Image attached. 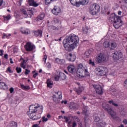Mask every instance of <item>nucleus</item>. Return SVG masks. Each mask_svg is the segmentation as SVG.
<instances>
[{
  "label": "nucleus",
  "mask_w": 127,
  "mask_h": 127,
  "mask_svg": "<svg viewBox=\"0 0 127 127\" xmlns=\"http://www.w3.org/2000/svg\"><path fill=\"white\" fill-rule=\"evenodd\" d=\"M43 112V106L39 104L37 105H31L29 107V112L27 113L28 116L32 120L35 121L41 118V114Z\"/></svg>",
  "instance_id": "1"
},
{
  "label": "nucleus",
  "mask_w": 127,
  "mask_h": 127,
  "mask_svg": "<svg viewBox=\"0 0 127 127\" xmlns=\"http://www.w3.org/2000/svg\"><path fill=\"white\" fill-rule=\"evenodd\" d=\"M79 42V37L73 35L71 37L65 39L63 41L64 47L66 51H72L75 47H77V44Z\"/></svg>",
  "instance_id": "2"
},
{
  "label": "nucleus",
  "mask_w": 127,
  "mask_h": 127,
  "mask_svg": "<svg viewBox=\"0 0 127 127\" xmlns=\"http://www.w3.org/2000/svg\"><path fill=\"white\" fill-rule=\"evenodd\" d=\"M109 19L111 21H114V26L115 28L118 29L123 25V21L121 20V17L115 15V14H112L110 15Z\"/></svg>",
  "instance_id": "3"
},
{
  "label": "nucleus",
  "mask_w": 127,
  "mask_h": 127,
  "mask_svg": "<svg viewBox=\"0 0 127 127\" xmlns=\"http://www.w3.org/2000/svg\"><path fill=\"white\" fill-rule=\"evenodd\" d=\"M102 107L105 111L107 112L108 114H109L113 119L114 120H118V119H119V117H118L117 115V112L114 111L111 107H109V104H103Z\"/></svg>",
  "instance_id": "4"
},
{
  "label": "nucleus",
  "mask_w": 127,
  "mask_h": 127,
  "mask_svg": "<svg viewBox=\"0 0 127 127\" xmlns=\"http://www.w3.org/2000/svg\"><path fill=\"white\" fill-rule=\"evenodd\" d=\"M76 73L79 78H84L86 75L88 76V70L82 64H79L77 69Z\"/></svg>",
  "instance_id": "5"
},
{
  "label": "nucleus",
  "mask_w": 127,
  "mask_h": 127,
  "mask_svg": "<svg viewBox=\"0 0 127 127\" xmlns=\"http://www.w3.org/2000/svg\"><path fill=\"white\" fill-rule=\"evenodd\" d=\"M108 60L109 57L102 53L98 54L96 59V61L97 63H104V62H107Z\"/></svg>",
  "instance_id": "6"
},
{
  "label": "nucleus",
  "mask_w": 127,
  "mask_h": 127,
  "mask_svg": "<svg viewBox=\"0 0 127 127\" xmlns=\"http://www.w3.org/2000/svg\"><path fill=\"white\" fill-rule=\"evenodd\" d=\"M100 11V6L96 3L91 5L90 7V13L93 15L97 14Z\"/></svg>",
  "instance_id": "7"
},
{
  "label": "nucleus",
  "mask_w": 127,
  "mask_h": 127,
  "mask_svg": "<svg viewBox=\"0 0 127 127\" xmlns=\"http://www.w3.org/2000/svg\"><path fill=\"white\" fill-rule=\"evenodd\" d=\"M95 72L100 76H105L107 72H106V68L104 66H98L95 68Z\"/></svg>",
  "instance_id": "8"
},
{
  "label": "nucleus",
  "mask_w": 127,
  "mask_h": 127,
  "mask_svg": "<svg viewBox=\"0 0 127 127\" xmlns=\"http://www.w3.org/2000/svg\"><path fill=\"white\" fill-rule=\"evenodd\" d=\"M71 3L73 4V5H75V4H78V3H80L82 5H86V4H88L89 3V0H69Z\"/></svg>",
  "instance_id": "9"
},
{
  "label": "nucleus",
  "mask_w": 127,
  "mask_h": 127,
  "mask_svg": "<svg viewBox=\"0 0 127 127\" xmlns=\"http://www.w3.org/2000/svg\"><path fill=\"white\" fill-rule=\"evenodd\" d=\"M112 57L114 60L118 61V60L123 58V53H122V52L115 51L114 53L112 54Z\"/></svg>",
  "instance_id": "10"
},
{
  "label": "nucleus",
  "mask_w": 127,
  "mask_h": 127,
  "mask_svg": "<svg viewBox=\"0 0 127 127\" xmlns=\"http://www.w3.org/2000/svg\"><path fill=\"white\" fill-rule=\"evenodd\" d=\"M92 87L95 90L96 94H98V95H103L104 92H103V88H102L101 85L99 84H93L92 85Z\"/></svg>",
  "instance_id": "11"
},
{
  "label": "nucleus",
  "mask_w": 127,
  "mask_h": 127,
  "mask_svg": "<svg viewBox=\"0 0 127 127\" xmlns=\"http://www.w3.org/2000/svg\"><path fill=\"white\" fill-rule=\"evenodd\" d=\"M56 94L59 96V99L56 97V95H53V100L55 103L58 104L60 101L59 100H61L62 99V93L60 91H58V92L56 93Z\"/></svg>",
  "instance_id": "12"
},
{
  "label": "nucleus",
  "mask_w": 127,
  "mask_h": 127,
  "mask_svg": "<svg viewBox=\"0 0 127 127\" xmlns=\"http://www.w3.org/2000/svg\"><path fill=\"white\" fill-rule=\"evenodd\" d=\"M25 48L26 51H32L35 49V46L34 45L31 44L30 42H28L25 45Z\"/></svg>",
  "instance_id": "13"
},
{
  "label": "nucleus",
  "mask_w": 127,
  "mask_h": 127,
  "mask_svg": "<svg viewBox=\"0 0 127 127\" xmlns=\"http://www.w3.org/2000/svg\"><path fill=\"white\" fill-rule=\"evenodd\" d=\"M75 89V91L78 95H80V94L84 91V87L83 86H80V83H76Z\"/></svg>",
  "instance_id": "14"
},
{
  "label": "nucleus",
  "mask_w": 127,
  "mask_h": 127,
  "mask_svg": "<svg viewBox=\"0 0 127 127\" xmlns=\"http://www.w3.org/2000/svg\"><path fill=\"white\" fill-rule=\"evenodd\" d=\"M21 10L22 12L24 17H25V18H26V17L28 16V14L29 15H30V16H31L32 14H33V12L31 10H27V12H26V10H23V9H21Z\"/></svg>",
  "instance_id": "15"
},
{
  "label": "nucleus",
  "mask_w": 127,
  "mask_h": 127,
  "mask_svg": "<svg viewBox=\"0 0 127 127\" xmlns=\"http://www.w3.org/2000/svg\"><path fill=\"white\" fill-rule=\"evenodd\" d=\"M52 12L55 15H58L61 12V9L60 7L55 6L52 10Z\"/></svg>",
  "instance_id": "16"
},
{
  "label": "nucleus",
  "mask_w": 127,
  "mask_h": 127,
  "mask_svg": "<svg viewBox=\"0 0 127 127\" xmlns=\"http://www.w3.org/2000/svg\"><path fill=\"white\" fill-rule=\"evenodd\" d=\"M67 70L69 73L74 74L75 72H76V67L73 65H70L67 67Z\"/></svg>",
  "instance_id": "17"
},
{
  "label": "nucleus",
  "mask_w": 127,
  "mask_h": 127,
  "mask_svg": "<svg viewBox=\"0 0 127 127\" xmlns=\"http://www.w3.org/2000/svg\"><path fill=\"white\" fill-rule=\"evenodd\" d=\"M67 58L68 61H70L71 62H74V61L76 60V56L74 55H72V54H69L67 56Z\"/></svg>",
  "instance_id": "18"
},
{
  "label": "nucleus",
  "mask_w": 127,
  "mask_h": 127,
  "mask_svg": "<svg viewBox=\"0 0 127 127\" xmlns=\"http://www.w3.org/2000/svg\"><path fill=\"white\" fill-rule=\"evenodd\" d=\"M70 109L71 110H74V111H77L79 109V105L76 103H71V105L69 106Z\"/></svg>",
  "instance_id": "19"
},
{
  "label": "nucleus",
  "mask_w": 127,
  "mask_h": 127,
  "mask_svg": "<svg viewBox=\"0 0 127 127\" xmlns=\"http://www.w3.org/2000/svg\"><path fill=\"white\" fill-rule=\"evenodd\" d=\"M28 2L30 5H32V6L36 7L39 5V4L35 2V1H34V0H28Z\"/></svg>",
  "instance_id": "20"
},
{
  "label": "nucleus",
  "mask_w": 127,
  "mask_h": 127,
  "mask_svg": "<svg viewBox=\"0 0 127 127\" xmlns=\"http://www.w3.org/2000/svg\"><path fill=\"white\" fill-rule=\"evenodd\" d=\"M47 87L51 89L53 86V81L50 79H48L47 81Z\"/></svg>",
  "instance_id": "21"
},
{
  "label": "nucleus",
  "mask_w": 127,
  "mask_h": 127,
  "mask_svg": "<svg viewBox=\"0 0 127 127\" xmlns=\"http://www.w3.org/2000/svg\"><path fill=\"white\" fill-rule=\"evenodd\" d=\"M56 63H58V64H61V65H63V64H65L64 60H60L59 58H57L55 60Z\"/></svg>",
  "instance_id": "22"
},
{
  "label": "nucleus",
  "mask_w": 127,
  "mask_h": 127,
  "mask_svg": "<svg viewBox=\"0 0 127 127\" xmlns=\"http://www.w3.org/2000/svg\"><path fill=\"white\" fill-rule=\"evenodd\" d=\"M45 17V14L44 13H42L39 15L37 18H36V20L37 21H39V20H42Z\"/></svg>",
  "instance_id": "23"
},
{
  "label": "nucleus",
  "mask_w": 127,
  "mask_h": 127,
  "mask_svg": "<svg viewBox=\"0 0 127 127\" xmlns=\"http://www.w3.org/2000/svg\"><path fill=\"white\" fill-rule=\"evenodd\" d=\"M87 112H88V107L85 106H83V108L82 109V113L83 114V115L86 116V117H88V116H89V115L87 114Z\"/></svg>",
  "instance_id": "24"
},
{
  "label": "nucleus",
  "mask_w": 127,
  "mask_h": 127,
  "mask_svg": "<svg viewBox=\"0 0 127 127\" xmlns=\"http://www.w3.org/2000/svg\"><path fill=\"white\" fill-rule=\"evenodd\" d=\"M20 31L23 34H25L26 35H27L28 34H30V31L28 30H24L23 28L20 29Z\"/></svg>",
  "instance_id": "25"
},
{
  "label": "nucleus",
  "mask_w": 127,
  "mask_h": 127,
  "mask_svg": "<svg viewBox=\"0 0 127 127\" xmlns=\"http://www.w3.org/2000/svg\"><path fill=\"white\" fill-rule=\"evenodd\" d=\"M26 62H27V60H23V62L21 63L20 66L23 69H25V68H26Z\"/></svg>",
  "instance_id": "26"
},
{
  "label": "nucleus",
  "mask_w": 127,
  "mask_h": 127,
  "mask_svg": "<svg viewBox=\"0 0 127 127\" xmlns=\"http://www.w3.org/2000/svg\"><path fill=\"white\" fill-rule=\"evenodd\" d=\"M7 127H17V123L15 122L12 121L7 126Z\"/></svg>",
  "instance_id": "27"
},
{
  "label": "nucleus",
  "mask_w": 127,
  "mask_h": 127,
  "mask_svg": "<svg viewBox=\"0 0 127 127\" xmlns=\"http://www.w3.org/2000/svg\"><path fill=\"white\" fill-rule=\"evenodd\" d=\"M96 124L98 127H104V126H106V125H107L106 122L102 120H100V122L96 123Z\"/></svg>",
  "instance_id": "28"
},
{
  "label": "nucleus",
  "mask_w": 127,
  "mask_h": 127,
  "mask_svg": "<svg viewBox=\"0 0 127 127\" xmlns=\"http://www.w3.org/2000/svg\"><path fill=\"white\" fill-rule=\"evenodd\" d=\"M0 89L5 90V89H7V86L4 82H0Z\"/></svg>",
  "instance_id": "29"
},
{
  "label": "nucleus",
  "mask_w": 127,
  "mask_h": 127,
  "mask_svg": "<svg viewBox=\"0 0 127 127\" xmlns=\"http://www.w3.org/2000/svg\"><path fill=\"white\" fill-rule=\"evenodd\" d=\"M34 35L36 36H42V31L39 30L34 32Z\"/></svg>",
  "instance_id": "30"
},
{
  "label": "nucleus",
  "mask_w": 127,
  "mask_h": 127,
  "mask_svg": "<svg viewBox=\"0 0 127 127\" xmlns=\"http://www.w3.org/2000/svg\"><path fill=\"white\" fill-rule=\"evenodd\" d=\"M59 75L62 80H66V75L63 72H59Z\"/></svg>",
  "instance_id": "31"
},
{
  "label": "nucleus",
  "mask_w": 127,
  "mask_h": 127,
  "mask_svg": "<svg viewBox=\"0 0 127 127\" xmlns=\"http://www.w3.org/2000/svg\"><path fill=\"white\" fill-rule=\"evenodd\" d=\"M91 53L92 51H91V50H89L88 51L86 52L84 54L85 57H86V58H89Z\"/></svg>",
  "instance_id": "32"
},
{
  "label": "nucleus",
  "mask_w": 127,
  "mask_h": 127,
  "mask_svg": "<svg viewBox=\"0 0 127 127\" xmlns=\"http://www.w3.org/2000/svg\"><path fill=\"white\" fill-rule=\"evenodd\" d=\"M111 49H115L117 47V43L115 42H112L111 43Z\"/></svg>",
  "instance_id": "33"
},
{
  "label": "nucleus",
  "mask_w": 127,
  "mask_h": 127,
  "mask_svg": "<svg viewBox=\"0 0 127 127\" xmlns=\"http://www.w3.org/2000/svg\"><path fill=\"white\" fill-rule=\"evenodd\" d=\"M108 103L109 104H112L113 105V106H114V107H118L119 106V104H118L116 102H114L113 100H109L108 101Z\"/></svg>",
  "instance_id": "34"
},
{
  "label": "nucleus",
  "mask_w": 127,
  "mask_h": 127,
  "mask_svg": "<svg viewBox=\"0 0 127 127\" xmlns=\"http://www.w3.org/2000/svg\"><path fill=\"white\" fill-rule=\"evenodd\" d=\"M21 87L23 89V90H29V89H30L29 86H25L23 84H21Z\"/></svg>",
  "instance_id": "35"
},
{
  "label": "nucleus",
  "mask_w": 127,
  "mask_h": 127,
  "mask_svg": "<svg viewBox=\"0 0 127 127\" xmlns=\"http://www.w3.org/2000/svg\"><path fill=\"white\" fill-rule=\"evenodd\" d=\"M103 46L105 47V48H108V47H110V43L108 41H105L103 43Z\"/></svg>",
  "instance_id": "36"
},
{
  "label": "nucleus",
  "mask_w": 127,
  "mask_h": 127,
  "mask_svg": "<svg viewBox=\"0 0 127 127\" xmlns=\"http://www.w3.org/2000/svg\"><path fill=\"white\" fill-rule=\"evenodd\" d=\"M4 17V20H8L9 19H10V15H8L5 17Z\"/></svg>",
  "instance_id": "37"
},
{
  "label": "nucleus",
  "mask_w": 127,
  "mask_h": 127,
  "mask_svg": "<svg viewBox=\"0 0 127 127\" xmlns=\"http://www.w3.org/2000/svg\"><path fill=\"white\" fill-rule=\"evenodd\" d=\"M121 115L123 116V117H126L127 112H126V111H121Z\"/></svg>",
  "instance_id": "38"
},
{
  "label": "nucleus",
  "mask_w": 127,
  "mask_h": 127,
  "mask_svg": "<svg viewBox=\"0 0 127 127\" xmlns=\"http://www.w3.org/2000/svg\"><path fill=\"white\" fill-rule=\"evenodd\" d=\"M16 71H17V73H21V68L17 67L16 68Z\"/></svg>",
  "instance_id": "39"
},
{
  "label": "nucleus",
  "mask_w": 127,
  "mask_h": 127,
  "mask_svg": "<svg viewBox=\"0 0 127 127\" xmlns=\"http://www.w3.org/2000/svg\"><path fill=\"white\" fill-rule=\"evenodd\" d=\"M89 64L90 65H92V66H95V62L94 61H92V60H89Z\"/></svg>",
  "instance_id": "40"
},
{
  "label": "nucleus",
  "mask_w": 127,
  "mask_h": 127,
  "mask_svg": "<svg viewBox=\"0 0 127 127\" xmlns=\"http://www.w3.org/2000/svg\"><path fill=\"white\" fill-rule=\"evenodd\" d=\"M94 121L97 123V124H98V123H99L101 120H100V118H99L98 117H96Z\"/></svg>",
  "instance_id": "41"
},
{
  "label": "nucleus",
  "mask_w": 127,
  "mask_h": 127,
  "mask_svg": "<svg viewBox=\"0 0 127 127\" xmlns=\"http://www.w3.org/2000/svg\"><path fill=\"white\" fill-rule=\"evenodd\" d=\"M60 78V75L59 74L55 77V81H59V79Z\"/></svg>",
  "instance_id": "42"
},
{
  "label": "nucleus",
  "mask_w": 127,
  "mask_h": 127,
  "mask_svg": "<svg viewBox=\"0 0 127 127\" xmlns=\"http://www.w3.org/2000/svg\"><path fill=\"white\" fill-rule=\"evenodd\" d=\"M110 91L111 92V93H116V92H117V89H116V88H110Z\"/></svg>",
  "instance_id": "43"
},
{
  "label": "nucleus",
  "mask_w": 127,
  "mask_h": 127,
  "mask_svg": "<svg viewBox=\"0 0 127 127\" xmlns=\"http://www.w3.org/2000/svg\"><path fill=\"white\" fill-rule=\"evenodd\" d=\"M53 0H45V4L47 5L49 4V3H50V2H51Z\"/></svg>",
  "instance_id": "44"
},
{
  "label": "nucleus",
  "mask_w": 127,
  "mask_h": 127,
  "mask_svg": "<svg viewBox=\"0 0 127 127\" xmlns=\"http://www.w3.org/2000/svg\"><path fill=\"white\" fill-rule=\"evenodd\" d=\"M52 29H53V30H59V27H56L55 26H52L51 27Z\"/></svg>",
  "instance_id": "45"
},
{
  "label": "nucleus",
  "mask_w": 127,
  "mask_h": 127,
  "mask_svg": "<svg viewBox=\"0 0 127 127\" xmlns=\"http://www.w3.org/2000/svg\"><path fill=\"white\" fill-rule=\"evenodd\" d=\"M25 71H26L25 72V75H28V74L30 73V70L26 69Z\"/></svg>",
  "instance_id": "46"
},
{
  "label": "nucleus",
  "mask_w": 127,
  "mask_h": 127,
  "mask_svg": "<svg viewBox=\"0 0 127 127\" xmlns=\"http://www.w3.org/2000/svg\"><path fill=\"white\" fill-rule=\"evenodd\" d=\"M47 60V56H44L43 59V61H44L45 64L46 63V60Z\"/></svg>",
  "instance_id": "47"
},
{
  "label": "nucleus",
  "mask_w": 127,
  "mask_h": 127,
  "mask_svg": "<svg viewBox=\"0 0 127 127\" xmlns=\"http://www.w3.org/2000/svg\"><path fill=\"white\" fill-rule=\"evenodd\" d=\"M42 119V122H47V121H48V119L45 118V117H43Z\"/></svg>",
  "instance_id": "48"
},
{
  "label": "nucleus",
  "mask_w": 127,
  "mask_h": 127,
  "mask_svg": "<svg viewBox=\"0 0 127 127\" xmlns=\"http://www.w3.org/2000/svg\"><path fill=\"white\" fill-rule=\"evenodd\" d=\"M54 21L55 23H58V22H59V19L57 18H54Z\"/></svg>",
  "instance_id": "49"
},
{
  "label": "nucleus",
  "mask_w": 127,
  "mask_h": 127,
  "mask_svg": "<svg viewBox=\"0 0 127 127\" xmlns=\"http://www.w3.org/2000/svg\"><path fill=\"white\" fill-rule=\"evenodd\" d=\"M8 36H7V35H6L5 34H3V36L2 37V38L3 39H4V38H8Z\"/></svg>",
  "instance_id": "50"
},
{
  "label": "nucleus",
  "mask_w": 127,
  "mask_h": 127,
  "mask_svg": "<svg viewBox=\"0 0 127 127\" xmlns=\"http://www.w3.org/2000/svg\"><path fill=\"white\" fill-rule=\"evenodd\" d=\"M9 91H10V93L11 94H12V93H13V91H14V89H13V88L12 87H11L10 89H9Z\"/></svg>",
  "instance_id": "51"
},
{
  "label": "nucleus",
  "mask_w": 127,
  "mask_h": 127,
  "mask_svg": "<svg viewBox=\"0 0 127 127\" xmlns=\"http://www.w3.org/2000/svg\"><path fill=\"white\" fill-rule=\"evenodd\" d=\"M74 119L76 122H77V123H79V122H80V119H79V118L77 117H74Z\"/></svg>",
  "instance_id": "52"
},
{
  "label": "nucleus",
  "mask_w": 127,
  "mask_h": 127,
  "mask_svg": "<svg viewBox=\"0 0 127 127\" xmlns=\"http://www.w3.org/2000/svg\"><path fill=\"white\" fill-rule=\"evenodd\" d=\"M37 76H38V73L36 72L33 74V78H36Z\"/></svg>",
  "instance_id": "53"
},
{
  "label": "nucleus",
  "mask_w": 127,
  "mask_h": 127,
  "mask_svg": "<svg viewBox=\"0 0 127 127\" xmlns=\"http://www.w3.org/2000/svg\"><path fill=\"white\" fill-rule=\"evenodd\" d=\"M19 5H21V2H22V0H20L19 1H17Z\"/></svg>",
  "instance_id": "54"
},
{
  "label": "nucleus",
  "mask_w": 127,
  "mask_h": 127,
  "mask_svg": "<svg viewBox=\"0 0 127 127\" xmlns=\"http://www.w3.org/2000/svg\"><path fill=\"white\" fill-rule=\"evenodd\" d=\"M0 56H2V55H3V50H0Z\"/></svg>",
  "instance_id": "55"
},
{
  "label": "nucleus",
  "mask_w": 127,
  "mask_h": 127,
  "mask_svg": "<svg viewBox=\"0 0 127 127\" xmlns=\"http://www.w3.org/2000/svg\"><path fill=\"white\" fill-rule=\"evenodd\" d=\"M47 66L48 67V68H51V65L50 64V63H47Z\"/></svg>",
  "instance_id": "56"
},
{
  "label": "nucleus",
  "mask_w": 127,
  "mask_h": 127,
  "mask_svg": "<svg viewBox=\"0 0 127 127\" xmlns=\"http://www.w3.org/2000/svg\"><path fill=\"white\" fill-rule=\"evenodd\" d=\"M123 122L125 125H127V119L123 120Z\"/></svg>",
  "instance_id": "57"
},
{
  "label": "nucleus",
  "mask_w": 127,
  "mask_h": 127,
  "mask_svg": "<svg viewBox=\"0 0 127 127\" xmlns=\"http://www.w3.org/2000/svg\"><path fill=\"white\" fill-rule=\"evenodd\" d=\"M4 58H5V59H7V58H8V55H7V54H5L4 55Z\"/></svg>",
  "instance_id": "58"
},
{
  "label": "nucleus",
  "mask_w": 127,
  "mask_h": 127,
  "mask_svg": "<svg viewBox=\"0 0 127 127\" xmlns=\"http://www.w3.org/2000/svg\"><path fill=\"white\" fill-rule=\"evenodd\" d=\"M77 126L76 122H73L72 124V127H75Z\"/></svg>",
  "instance_id": "59"
},
{
  "label": "nucleus",
  "mask_w": 127,
  "mask_h": 127,
  "mask_svg": "<svg viewBox=\"0 0 127 127\" xmlns=\"http://www.w3.org/2000/svg\"><path fill=\"white\" fill-rule=\"evenodd\" d=\"M7 71L9 72L10 73H11L12 71H11V69H10V67H8L7 69Z\"/></svg>",
  "instance_id": "60"
},
{
  "label": "nucleus",
  "mask_w": 127,
  "mask_h": 127,
  "mask_svg": "<svg viewBox=\"0 0 127 127\" xmlns=\"http://www.w3.org/2000/svg\"><path fill=\"white\" fill-rule=\"evenodd\" d=\"M3 2V0H0V6H1V5H2Z\"/></svg>",
  "instance_id": "61"
},
{
  "label": "nucleus",
  "mask_w": 127,
  "mask_h": 127,
  "mask_svg": "<svg viewBox=\"0 0 127 127\" xmlns=\"http://www.w3.org/2000/svg\"><path fill=\"white\" fill-rule=\"evenodd\" d=\"M64 105H66L67 104V101H62V104H64Z\"/></svg>",
  "instance_id": "62"
},
{
  "label": "nucleus",
  "mask_w": 127,
  "mask_h": 127,
  "mask_svg": "<svg viewBox=\"0 0 127 127\" xmlns=\"http://www.w3.org/2000/svg\"><path fill=\"white\" fill-rule=\"evenodd\" d=\"M48 119H50V118H51V115H50V114H48L47 116Z\"/></svg>",
  "instance_id": "63"
},
{
  "label": "nucleus",
  "mask_w": 127,
  "mask_h": 127,
  "mask_svg": "<svg viewBox=\"0 0 127 127\" xmlns=\"http://www.w3.org/2000/svg\"><path fill=\"white\" fill-rule=\"evenodd\" d=\"M118 14L119 15H122V11H118Z\"/></svg>",
  "instance_id": "64"
}]
</instances>
